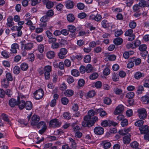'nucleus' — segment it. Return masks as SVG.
Returning a JSON list of instances; mask_svg holds the SVG:
<instances>
[{"mask_svg": "<svg viewBox=\"0 0 149 149\" xmlns=\"http://www.w3.org/2000/svg\"><path fill=\"white\" fill-rule=\"evenodd\" d=\"M1 116L3 120L4 121L7 122L10 125V120L7 115L4 113H3L2 114Z\"/></svg>", "mask_w": 149, "mask_h": 149, "instance_id": "2f4dec72", "label": "nucleus"}, {"mask_svg": "<svg viewBox=\"0 0 149 149\" xmlns=\"http://www.w3.org/2000/svg\"><path fill=\"white\" fill-rule=\"evenodd\" d=\"M133 31L132 29H129L125 33V35L126 36H129L132 34Z\"/></svg>", "mask_w": 149, "mask_h": 149, "instance_id": "680f3d73", "label": "nucleus"}, {"mask_svg": "<svg viewBox=\"0 0 149 149\" xmlns=\"http://www.w3.org/2000/svg\"><path fill=\"white\" fill-rule=\"evenodd\" d=\"M46 55L47 57L49 59H52L55 56V53L53 51H50L47 52Z\"/></svg>", "mask_w": 149, "mask_h": 149, "instance_id": "dca6fc26", "label": "nucleus"}, {"mask_svg": "<svg viewBox=\"0 0 149 149\" xmlns=\"http://www.w3.org/2000/svg\"><path fill=\"white\" fill-rule=\"evenodd\" d=\"M123 42V40L120 38H117L114 40L113 42L116 45H119L122 44Z\"/></svg>", "mask_w": 149, "mask_h": 149, "instance_id": "cd10ccee", "label": "nucleus"}, {"mask_svg": "<svg viewBox=\"0 0 149 149\" xmlns=\"http://www.w3.org/2000/svg\"><path fill=\"white\" fill-rule=\"evenodd\" d=\"M130 136V135L129 134L128 135L124 137L123 141L125 144H128L130 143L131 141Z\"/></svg>", "mask_w": 149, "mask_h": 149, "instance_id": "393cba45", "label": "nucleus"}, {"mask_svg": "<svg viewBox=\"0 0 149 149\" xmlns=\"http://www.w3.org/2000/svg\"><path fill=\"white\" fill-rule=\"evenodd\" d=\"M116 59V56L114 55L109 56L106 59V60L108 61V60L110 61H113Z\"/></svg>", "mask_w": 149, "mask_h": 149, "instance_id": "c03bdc74", "label": "nucleus"}, {"mask_svg": "<svg viewBox=\"0 0 149 149\" xmlns=\"http://www.w3.org/2000/svg\"><path fill=\"white\" fill-rule=\"evenodd\" d=\"M124 109V107L123 105L121 104L119 105L116 109L114 114L115 115H118L120 113H122Z\"/></svg>", "mask_w": 149, "mask_h": 149, "instance_id": "9b49d317", "label": "nucleus"}, {"mask_svg": "<svg viewBox=\"0 0 149 149\" xmlns=\"http://www.w3.org/2000/svg\"><path fill=\"white\" fill-rule=\"evenodd\" d=\"M19 46L17 43H14L11 45V49L10 50L12 53H16L17 52V49L19 48Z\"/></svg>", "mask_w": 149, "mask_h": 149, "instance_id": "2eb2a0df", "label": "nucleus"}, {"mask_svg": "<svg viewBox=\"0 0 149 149\" xmlns=\"http://www.w3.org/2000/svg\"><path fill=\"white\" fill-rule=\"evenodd\" d=\"M71 74L75 77H77L79 75V71L76 69H73L72 70Z\"/></svg>", "mask_w": 149, "mask_h": 149, "instance_id": "58836bf2", "label": "nucleus"}, {"mask_svg": "<svg viewBox=\"0 0 149 149\" xmlns=\"http://www.w3.org/2000/svg\"><path fill=\"white\" fill-rule=\"evenodd\" d=\"M49 17L45 15L43 16L40 19L41 22L40 25L42 27H45L47 24L46 22L48 20Z\"/></svg>", "mask_w": 149, "mask_h": 149, "instance_id": "ddd939ff", "label": "nucleus"}, {"mask_svg": "<svg viewBox=\"0 0 149 149\" xmlns=\"http://www.w3.org/2000/svg\"><path fill=\"white\" fill-rule=\"evenodd\" d=\"M113 91L117 95H120L123 92V90L120 88H114Z\"/></svg>", "mask_w": 149, "mask_h": 149, "instance_id": "f704fd0d", "label": "nucleus"}, {"mask_svg": "<svg viewBox=\"0 0 149 149\" xmlns=\"http://www.w3.org/2000/svg\"><path fill=\"white\" fill-rule=\"evenodd\" d=\"M130 145L132 149H141L138 147L139 144L136 141H134L132 142Z\"/></svg>", "mask_w": 149, "mask_h": 149, "instance_id": "5701e85b", "label": "nucleus"}, {"mask_svg": "<svg viewBox=\"0 0 149 149\" xmlns=\"http://www.w3.org/2000/svg\"><path fill=\"white\" fill-rule=\"evenodd\" d=\"M86 14L84 13H79L78 15V17L79 18L83 19L86 17Z\"/></svg>", "mask_w": 149, "mask_h": 149, "instance_id": "774afa93", "label": "nucleus"}, {"mask_svg": "<svg viewBox=\"0 0 149 149\" xmlns=\"http://www.w3.org/2000/svg\"><path fill=\"white\" fill-rule=\"evenodd\" d=\"M103 102L105 104L109 105L111 103L112 101L110 98L105 97L104 99Z\"/></svg>", "mask_w": 149, "mask_h": 149, "instance_id": "72a5a7b5", "label": "nucleus"}, {"mask_svg": "<svg viewBox=\"0 0 149 149\" xmlns=\"http://www.w3.org/2000/svg\"><path fill=\"white\" fill-rule=\"evenodd\" d=\"M69 139L71 143V147L74 149L77 146L74 140L71 138H70Z\"/></svg>", "mask_w": 149, "mask_h": 149, "instance_id": "e433bc0d", "label": "nucleus"}, {"mask_svg": "<svg viewBox=\"0 0 149 149\" xmlns=\"http://www.w3.org/2000/svg\"><path fill=\"white\" fill-rule=\"evenodd\" d=\"M95 114H96V112L93 110H89L88 112V115L91 117Z\"/></svg>", "mask_w": 149, "mask_h": 149, "instance_id": "0e129e2a", "label": "nucleus"}, {"mask_svg": "<svg viewBox=\"0 0 149 149\" xmlns=\"http://www.w3.org/2000/svg\"><path fill=\"white\" fill-rule=\"evenodd\" d=\"M86 71L87 73L91 72L93 70L92 66L90 64H88L86 68Z\"/></svg>", "mask_w": 149, "mask_h": 149, "instance_id": "79ce46f5", "label": "nucleus"}, {"mask_svg": "<svg viewBox=\"0 0 149 149\" xmlns=\"http://www.w3.org/2000/svg\"><path fill=\"white\" fill-rule=\"evenodd\" d=\"M77 6L79 9L80 10H82L84 8L85 6L84 3H79L77 4Z\"/></svg>", "mask_w": 149, "mask_h": 149, "instance_id": "09e8293b", "label": "nucleus"}, {"mask_svg": "<svg viewBox=\"0 0 149 149\" xmlns=\"http://www.w3.org/2000/svg\"><path fill=\"white\" fill-rule=\"evenodd\" d=\"M34 97L36 100L42 98L44 95V92L42 89L36 90L34 93Z\"/></svg>", "mask_w": 149, "mask_h": 149, "instance_id": "423d86ee", "label": "nucleus"}, {"mask_svg": "<svg viewBox=\"0 0 149 149\" xmlns=\"http://www.w3.org/2000/svg\"><path fill=\"white\" fill-rule=\"evenodd\" d=\"M103 73L104 75H107L110 74V70L108 68H106L104 69Z\"/></svg>", "mask_w": 149, "mask_h": 149, "instance_id": "69168bd1", "label": "nucleus"}, {"mask_svg": "<svg viewBox=\"0 0 149 149\" xmlns=\"http://www.w3.org/2000/svg\"><path fill=\"white\" fill-rule=\"evenodd\" d=\"M85 84L84 80L82 79H79L78 81V85L79 86L81 87L83 86Z\"/></svg>", "mask_w": 149, "mask_h": 149, "instance_id": "4d7b16f0", "label": "nucleus"}, {"mask_svg": "<svg viewBox=\"0 0 149 149\" xmlns=\"http://www.w3.org/2000/svg\"><path fill=\"white\" fill-rule=\"evenodd\" d=\"M144 76V74L141 73L140 72H136L134 75V77L135 79H139L141 77H143Z\"/></svg>", "mask_w": 149, "mask_h": 149, "instance_id": "4be33fe9", "label": "nucleus"}, {"mask_svg": "<svg viewBox=\"0 0 149 149\" xmlns=\"http://www.w3.org/2000/svg\"><path fill=\"white\" fill-rule=\"evenodd\" d=\"M66 7L68 9L72 8L74 7L73 2L70 0H68L66 2Z\"/></svg>", "mask_w": 149, "mask_h": 149, "instance_id": "b1692460", "label": "nucleus"}, {"mask_svg": "<svg viewBox=\"0 0 149 149\" xmlns=\"http://www.w3.org/2000/svg\"><path fill=\"white\" fill-rule=\"evenodd\" d=\"M133 62H134L135 64L136 65H139L141 63V60L139 58H138L136 59L132 58V60Z\"/></svg>", "mask_w": 149, "mask_h": 149, "instance_id": "864d4df0", "label": "nucleus"}, {"mask_svg": "<svg viewBox=\"0 0 149 149\" xmlns=\"http://www.w3.org/2000/svg\"><path fill=\"white\" fill-rule=\"evenodd\" d=\"M40 120L39 116L36 115H33L32 117L31 124L32 126L37 125Z\"/></svg>", "mask_w": 149, "mask_h": 149, "instance_id": "6e6552de", "label": "nucleus"}, {"mask_svg": "<svg viewBox=\"0 0 149 149\" xmlns=\"http://www.w3.org/2000/svg\"><path fill=\"white\" fill-rule=\"evenodd\" d=\"M91 56L89 55H87L84 58V61L85 63H88L91 62Z\"/></svg>", "mask_w": 149, "mask_h": 149, "instance_id": "4c0bfd02", "label": "nucleus"}, {"mask_svg": "<svg viewBox=\"0 0 149 149\" xmlns=\"http://www.w3.org/2000/svg\"><path fill=\"white\" fill-rule=\"evenodd\" d=\"M63 116L65 118L68 120L70 119L71 118L70 114L68 112H65L64 113Z\"/></svg>", "mask_w": 149, "mask_h": 149, "instance_id": "8fccbe9b", "label": "nucleus"}, {"mask_svg": "<svg viewBox=\"0 0 149 149\" xmlns=\"http://www.w3.org/2000/svg\"><path fill=\"white\" fill-rule=\"evenodd\" d=\"M17 105H18L19 108L20 109H23L25 107V102L23 100H21L19 96L17 97Z\"/></svg>", "mask_w": 149, "mask_h": 149, "instance_id": "1a4fd4ad", "label": "nucleus"}, {"mask_svg": "<svg viewBox=\"0 0 149 149\" xmlns=\"http://www.w3.org/2000/svg\"><path fill=\"white\" fill-rule=\"evenodd\" d=\"M147 47L146 45H142L140 46L139 47V49L140 51V55L142 56L145 57L144 59L146 58V56L148 54V52L146 51Z\"/></svg>", "mask_w": 149, "mask_h": 149, "instance_id": "20e7f679", "label": "nucleus"}, {"mask_svg": "<svg viewBox=\"0 0 149 149\" xmlns=\"http://www.w3.org/2000/svg\"><path fill=\"white\" fill-rule=\"evenodd\" d=\"M20 67L22 70L23 71H26L28 68V65L26 63H22Z\"/></svg>", "mask_w": 149, "mask_h": 149, "instance_id": "c9c22d12", "label": "nucleus"}, {"mask_svg": "<svg viewBox=\"0 0 149 149\" xmlns=\"http://www.w3.org/2000/svg\"><path fill=\"white\" fill-rule=\"evenodd\" d=\"M62 103L64 105H66L68 102V98L66 97H63L61 99Z\"/></svg>", "mask_w": 149, "mask_h": 149, "instance_id": "de8ad7c7", "label": "nucleus"}, {"mask_svg": "<svg viewBox=\"0 0 149 149\" xmlns=\"http://www.w3.org/2000/svg\"><path fill=\"white\" fill-rule=\"evenodd\" d=\"M136 23L134 21H132L129 24L130 27L131 29H134L136 26Z\"/></svg>", "mask_w": 149, "mask_h": 149, "instance_id": "e2e57ef3", "label": "nucleus"}, {"mask_svg": "<svg viewBox=\"0 0 149 149\" xmlns=\"http://www.w3.org/2000/svg\"><path fill=\"white\" fill-rule=\"evenodd\" d=\"M37 125L38 128H41V129L40 130L38 131L40 134H42L46 131L47 126L45 122L40 121L38 124Z\"/></svg>", "mask_w": 149, "mask_h": 149, "instance_id": "f257e3e1", "label": "nucleus"}, {"mask_svg": "<svg viewBox=\"0 0 149 149\" xmlns=\"http://www.w3.org/2000/svg\"><path fill=\"white\" fill-rule=\"evenodd\" d=\"M137 112L139 118L141 119L144 120L146 119L147 116V111L144 108H141L137 110Z\"/></svg>", "mask_w": 149, "mask_h": 149, "instance_id": "7ed1b4c3", "label": "nucleus"}, {"mask_svg": "<svg viewBox=\"0 0 149 149\" xmlns=\"http://www.w3.org/2000/svg\"><path fill=\"white\" fill-rule=\"evenodd\" d=\"M44 3L46 4V6L48 9H50L52 8L54 6L53 3L49 0H45L43 1Z\"/></svg>", "mask_w": 149, "mask_h": 149, "instance_id": "f3484780", "label": "nucleus"}, {"mask_svg": "<svg viewBox=\"0 0 149 149\" xmlns=\"http://www.w3.org/2000/svg\"><path fill=\"white\" fill-rule=\"evenodd\" d=\"M25 107L27 110H30L32 108V104L31 102L28 101L25 103Z\"/></svg>", "mask_w": 149, "mask_h": 149, "instance_id": "bb28decb", "label": "nucleus"}, {"mask_svg": "<svg viewBox=\"0 0 149 149\" xmlns=\"http://www.w3.org/2000/svg\"><path fill=\"white\" fill-rule=\"evenodd\" d=\"M68 31L71 33H74L76 30V27L72 25H69L68 26Z\"/></svg>", "mask_w": 149, "mask_h": 149, "instance_id": "473e14b6", "label": "nucleus"}, {"mask_svg": "<svg viewBox=\"0 0 149 149\" xmlns=\"http://www.w3.org/2000/svg\"><path fill=\"white\" fill-rule=\"evenodd\" d=\"M68 52L67 50L65 48H62L58 53V56L60 59H64L65 57V55Z\"/></svg>", "mask_w": 149, "mask_h": 149, "instance_id": "0eeeda50", "label": "nucleus"}, {"mask_svg": "<svg viewBox=\"0 0 149 149\" xmlns=\"http://www.w3.org/2000/svg\"><path fill=\"white\" fill-rule=\"evenodd\" d=\"M21 43L22 47H24L25 50H30L33 47V43L31 42L27 43L25 40L21 41Z\"/></svg>", "mask_w": 149, "mask_h": 149, "instance_id": "f03ea898", "label": "nucleus"}, {"mask_svg": "<svg viewBox=\"0 0 149 149\" xmlns=\"http://www.w3.org/2000/svg\"><path fill=\"white\" fill-rule=\"evenodd\" d=\"M98 76V74L97 73L95 72L91 74L89 77L91 79L93 80L96 79Z\"/></svg>", "mask_w": 149, "mask_h": 149, "instance_id": "a18cd8bd", "label": "nucleus"}, {"mask_svg": "<svg viewBox=\"0 0 149 149\" xmlns=\"http://www.w3.org/2000/svg\"><path fill=\"white\" fill-rule=\"evenodd\" d=\"M139 129L141 134H146L149 132L148 127L146 125L140 127Z\"/></svg>", "mask_w": 149, "mask_h": 149, "instance_id": "4468645a", "label": "nucleus"}, {"mask_svg": "<svg viewBox=\"0 0 149 149\" xmlns=\"http://www.w3.org/2000/svg\"><path fill=\"white\" fill-rule=\"evenodd\" d=\"M101 125L103 127H106L108 125H109V121H107V120H104L101 123Z\"/></svg>", "mask_w": 149, "mask_h": 149, "instance_id": "13d9d810", "label": "nucleus"}, {"mask_svg": "<svg viewBox=\"0 0 149 149\" xmlns=\"http://www.w3.org/2000/svg\"><path fill=\"white\" fill-rule=\"evenodd\" d=\"M128 124V121L126 119H123L121 123V125L123 127L127 126Z\"/></svg>", "mask_w": 149, "mask_h": 149, "instance_id": "6e6d98bb", "label": "nucleus"}, {"mask_svg": "<svg viewBox=\"0 0 149 149\" xmlns=\"http://www.w3.org/2000/svg\"><path fill=\"white\" fill-rule=\"evenodd\" d=\"M67 19L70 22H73L75 19L74 15L72 14H69L67 16Z\"/></svg>", "mask_w": 149, "mask_h": 149, "instance_id": "c756f323", "label": "nucleus"}, {"mask_svg": "<svg viewBox=\"0 0 149 149\" xmlns=\"http://www.w3.org/2000/svg\"><path fill=\"white\" fill-rule=\"evenodd\" d=\"M134 96V93L133 92H130L127 93L126 97L129 99H132Z\"/></svg>", "mask_w": 149, "mask_h": 149, "instance_id": "37998d69", "label": "nucleus"}, {"mask_svg": "<svg viewBox=\"0 0 149 149\" xmlns=\"http://www.w3.org/2000/svg\"><path fill=\"white\" fill-rule=\"evenodd\" d=\"M94 132L95 134L101 135L104 132V129L101 127H97L94 129Z\"/></svg>", "mask_w": 149, "mask_h": 149, "instance_id": "9d476101", "label": "nucleus"}, {"mask_svg": "<svg viewBox=\"0 0 149 149\" xmlns=\"http://www.w3.org/2000/svg\"><path fill=\"white\" fill-rule=\"evenodd\" d=\"M22 28V26H15L12 27L11 29L13 31H17V36L19 37L21 36L22 34V32L21 31Z\"/></svg>", "mask_w": 149, "mask_h": 149, "instance_id": "f8f14e48", "label": "nucleus"}, {"mask_svg": "<svg viewBox=\"0 0 149 149\" xmlns=\"http://www.w3.org/2000/svg\"><path fill=\"white\" fill-rule=\"evenodd\" d=\"M73 91L71 90H67L64 92V94L66 96L70 97L73 94Z\"/></svg>", "mask_w": 149, "mask_h": 149, "instance_id": "7c9ffc66", "label": "nucleus"}, {"mask_svg": "<svg viewBox=\"0 0 149 149\" xmlns=\"http://www.w3.org/2000/svg\"><path fill=\"white\" fill-rule=\"evenodd\" d=\"M61 124L58 120L56 119H54L51 120L49 123V126L51 127L55 128L59 127Z\"/></svg>", "mask_w": 149, "mask_h": 149, "instance_id": "39448f33", "label": "nucleus"}, {"mask_svg": "<svg viewBox=\"0 0 149 149\" xmlns=\"http://www.w3.org/2000/svg\"><path fill=\"white\" fill-rule=\"evenodd\" d=\"M54 14L53 11L52 10H50L47 12L46 15L49 17H52Z\"/></svg>", "mask_w": 149, "mask_h": 149, "instance_id": "338daca9", "label": "nucleus"}, {"mask_svg": "<svg viewBox=\"0 0 149 149\" xmlns=\"http://www.w3.org/2000/svg\"><path fill=\"white\" fill-rule=\"evenodd\" d=\"M41 0H32L31 5L33 6H34L36 5L39 3Z\"/></svg>", "mask_w": 149, "mask_h": 149, "instance_id": "5fc2aeb1", "label": "nucleus"}, {"mask_svg": "<svg viewBox=\"0 0 149 149\" xmlns=\"http://www.w3.org/2000/svg\"><path fill=\"white\" fill-rule=\"evenodd\" d=\"M6 79H3V81L4 82H6L7 83H8L9 81H11L12 80L13 78L11 74L10 73H8L6 74Z\"/></svg>", "mask_w": 149, "mask_h": 149, "instance_id": "a878e982", "label": "nucleus"}, {"mask_svg": "<svg viewBox=\"0 0 149 149\" xmlns=\"http://www.w3.org/2000/svg\"><path fill=\"white\" fill-rule=\"evenodd\" d=\"M45 72H50L52 71V66L50 65H47L44 68Z\"/></svg>", "mask_w": 149, "mask_h": 149, "instance_id": "49530a36", "label": "nucleus"}, {"mask_svg": "<svg viewBox=\"0 0 149 149\" xmlns=\"http://www.w3.org/2000/svg\"><path fill=\"white\" fill-rule=\"evenodd\" d=\"M102 144L104 148L105 149L109 148L111 146V143L107 140L104 141H102Z\"/></svg>", "mask_w": 149, "mask_h": 149, "instance_id": "6ab92c4d", "label": "nucleus"}, {"mask_svg": "<svg viewBox=\"0 0 149 149\" xmlns=\"http://www.w3.org/2000/svg\"><path fill=\"white\" fill-rule=\"evenodd\" d=\"M139 4L140 7H144L146 6V2L143 0H142L140 1Z\"/></svg>", "mask_w": 149, "mask_h": 149, "instance_id": "bf43d9fd", "label": "nucleus"}, {"mask_svg": "<svg viewBox=\"0 0 149 149\" xmlns=\"http://www.w3.org/2000/svg\"><path fill=\"white\" fill-rule=\"evenodd\" d=\"M60 47L59 44L57 42H55L52 44V48L53 49H57Z\"/></svg>", "mask_w": 149, "mask_h": 149, "instance_id": "603ef678", "label": "nucleus"}, {"mask_svg": "<svg viewBox=\"0 0 149 149\" xmlns=\"http://www.w3.org/2000/svg\"><path fill=\"white\" fill-rule=\"evenodd\" d=\"M7 26L8 27H11L14 25L13 21V18L12 17H9L7 19Z\"/></svg>", "mask_w": 149, "mask_h": 149, "instance_id": "a211bd4d", "label": "nucleus"}, {"mask_svg": "<svg viewBox=\"0 0 149 149\" xmlns=\"http://www.w3.org/2000/svg\"><path fill=\"white\" fill-rule=\"evenodd\" d=\"M134 2L133 0H126L125 3L127 6L130 7Z\"/></svg>", "mask_w": 149, "mask_h": 149, "instance_id": "3c124183", "label": "nucleus"}, {"mask_svg": "<svg viewBox=\"0 0 149 149\" xmlns=\"http://www.w3.org/2000/svg\"><path fill=\"white\" fill-rule=\"evenodd\" d=\"M91 18L92 19H94L96 21H99L102 18V16L100 15H97L96 16H95L93 15H91L90 16Z\"/></svg>", "mask_w": 149, "mask_h": 149, "instance_id": "c85d7f7f", "label": "nucleus"}, {"mask_svg": "<svg viewBox=\"0 0 149 149\" xmlns=\"http://www.w3.org/2000/svg\"><path fill=\"white\" fill-rule=\"evenodd\" d=\"M82 126L84 127H85L87 126L89 127H91L93 126L94 124V122L89 123L88 122L84 120L81 123Z\"/></svg>", "mask_w": 149, "mask_h": 149, "instance_id": "aec40b11", "label": "nucleus"}, {"mask_svg": "<svg viewBox=\"0 0 149 149\" xmlns=\"http://www.w3.org/2000/svg\"><path fill=\"white\" fill-rule=\"evenodd\" d=\"M17 101L13 98H12L9 100V105L11 107H14L16 105H17Z\"/></svg>", "mask_w": 149, "mask_h": 149, "instance_id": "412c9836", "label": "nucleus"}, {"mask_svg": "<svg viewBox=\"0 0 149 149\" xmlns=\"http://www.w3.org/2000/svg\"><path fill=\"white\" fill-rule=\"evenodd\" d=\"M20 68L17 66H15L13 69V72L15 74H18L20 72Z\"/></svg>", "mask_w": 149, "mask_h": 149, "instance_id": "a19ab883", "label": "nucleus"}, {"mask_svg": "<svg viewBox=\"0 0 149 149\" xmlns=\"http://www.w3.org/2000/svg\"><path fill=\"white\" fill-rule=\"evenodd\" d=\"M144 122L142 120H139L135 123V125L136 126L140 127L143 125Z\"/></svg>", "mask_w": 149, "mask_h": 149, "instance_id": "ea45409f", "label": "nucleus"}, {"mask_svg": "<svg viewBox=\"0 0 149 149\" xmlns=\"http://www.w3.org/2000/svg\"><path fill=\"white\" fill-rule=\"evenodd\" d=\"M144 90V88L143 86H139L137 90V93L139 94H141L142 92Z\"/></svg>", "mask_w": 149, "mask_h": 149, "instance_id": "052dcab7", "label": "nucleus"}]
</instances>
